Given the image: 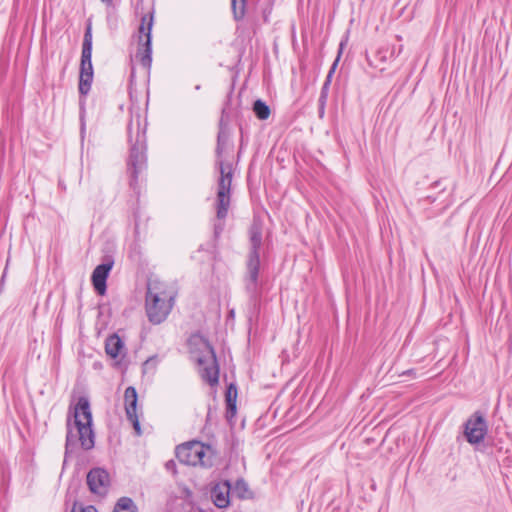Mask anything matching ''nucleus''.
Listing matches in <instances>:
<instances>
[{"label": "nucleus", "mask_w": 512, "mask_h": 512, "mask_svg": "<svg viewBox=\"0 0 512 512\" xmlns=\"http://www.w3.org/2000/svg\"><path fill=\"white\" fill-rule=\"evenodd\" d=\"M233 492L239 499H252L253 492L250 490L247 482L243 478L236 480L234 486H232Z\"/></svg>", "instance_id": "6ab92c4d"}, {"label": "nucleus", "mask_w": 512, "mask_h": 512, "mask_svg": "<svg viewBox=\"0 0 512 512\" xmlns=\"http://www.w3.org/2000/svg\"><path fill=\"white\" fill-rule=\"evenodd\" d=\"M345 45H346V41H341L340 42L337 57L334 60V62L332 63L328 73H331V74L335 73V70H336V68L338 66V63H339V60H340V57L342 55L343 48H344Z\"/></svg>", "instance_id": "bb28decb"}, {"label": "nucleus", "mask_w": 512, "mask_h": 512, "mask_svg": "<svg viewBox=\"0 0 512 512\" xmlns=\"http://www.w3.org/2000/svg\"><path fill=\"white\" fill-rule=\"evenodd\" d=\"M403 51V45H386L380 47L376 52V58L381 62H387L398 57Z\"/></svg>", "instance_id": "a211bd4d"}, {"label": "nucleus", "mask_w": 512, "mask_h": 512, "mask_svg": "<svg viewBox=\"0 0 512 512\" xmlns=\"http://www.w3.org/2000/svg\"><path fill=\"white\" fill-rule=\"evenodd\" d=\"M234 87L231 86L229 93L227 94L226 101L222 108L221 117L219 120V131L217 134L216 143V162L215 165L219 170L220 177L217 181L218 186V217L222 218L226 215L228 207L231 202V184H232V164L225 163L222 159L224 149L230 138V129L228 125V109L231 104V98Z\"/></svg>", "instance_id": "f03ea898"}, {"label": "nucleus", "mask_w": 512, "mask_h": 512, "mask_svg": "<svg viewBox=\"0 0 512 512\" xmlns=\"http://www.w3.org/2000/svg\"><path fill=\"white\" fill-rule=\"evenodd\" d=\"M113 511L117 512H138V507L134 503L133 499L127 496L120 497L115 506Z\"/></svg>", "instance_id": "4be33fe9"}, {"label": "nucleus", "mask_w": 512, "mask_h": 512, "mask_svg": "<svg viewBox=\"0 0 512 512\" xmlns=\"http://www.w3.org/2000/svg\"><path fill=\"white\" fill-rule=\"evenodd\" d=\"M327 98L328 97H326L324 95H319L318 106H326Z\"/></svg>", "instance_id": "72a5a7b5"}, {"label": "nucleus", "mask_w": 512, "mask_h": 512, "mask_svg": "<svg viewBox=\"0 0 512 512\" xmlns=\"http://www.w3.org/2000/svg\"><path fill=\"white\" fill-rule=\"evenodd\" d=\"M247 301V321L251 326L257 324L261 312L263 290H245Z\"/></svg>", "instance_id": "ddd939ff"}, {"label": "nucleus", "mask_w": 512, "mask_h": 512, "mask_svg": "<svg viewBox=\"0 0 512 512\" xmlns=\"http://www.w3.org/2000/svg\"><path fill=\"white\" fill-rule=\"evenodd\" d=\"M234 317H235V311H234V309L229 310V312H228V318H232V319H233Z\"/></svg>", "instance_id": "58836bf2"}, {"label": "nucleus", "mask_w": 512, "mask_h": 512, "mask_svg": "<svg viewBox=\"0 0 512 512\" xmlns=\"http://www.w3.org/2000/svg\"><path fill=\"white\" fill-rule=\"evenodd\" d=\"M334 74H331V73H327V76H326V79L324 81V83H327V85H330L331 84V81H332V77H333Z\"/></svg>", "instance_id": "f704fd0d"}, {"label": "nucleus", "mask_w": 512, "mask_h": 512, "mask_svg": "<svg viewBox=\"0 0 512 512\" xmlns=\"http://www.w3.org/2000/svg\"><path fill=\"white\" fill-rule=\"evenodd\" d=\"M217 451L209 444L200 442V448H197L195 455V466L200 465L204 468H211L217 459Z\"/></svg>", "instance_id": "dca6fc26"}, {"label": "nucleus", "mask_w": 512, "mask_h": 512, "mask_svg": "<svg viewBox=\"0 0 512 512\" xmlns=\"http://www.w3.org/2000/svg\"><path fill=\"white\" fill-rule=\"evenodd\" d=\"M127 419L131 421L133 428L136 432V435L140 436L142 434V430H141V426H140V422H139L137 414L132 415L131 418H127Z\"/></svg>", "instance_id": "c85d7f7f"}, {"label": "nucleus", "mask_w": 512, "mask_h": 512, "mask_svg": "<svg viewBox=\"0 0 512 512\" xmlns=\"http://www.w3.org/2000/svg\"><path fill=\"white\" fill-rule=\"evenodd\" d=\"M427 198L430 199L431 202H435V200H436L435 198H431L430 196H428Z\"/></svg>", "instance_id": "a19ab883"}, {"label": "nucleus", "mask_w": 512, "mask_h": 512, "mask_svg": "<svg viewBox=\"0 0 512 512\" xmlns=\"http://www.w3.org/2000/svg\"><path fill=\"white\" fill-rule=\"evenodd\" d=\"M114 263V256L110 253H105L102 257V262L95 267L91 274V283L94 291L99 296H104L107 292V279Z\"/></svg>", "instance_id": "1a4fd4ad"}, {"label": "nucleus", "mask_w": 512, "mask_h": 512, "mask_svg": "<svg viewBox=\"0 0 512 512\" xmlns=\"http://www.w3.org/2000/svg\"><path fill=\"white\" fill-rule=\"evenodd\" d=\"M80 132H81V136L83 137L84 136V133H85V129H86V125H85V100H82L80 99Z\"/></svg>", "instance_id": "cd10ccee"}, {"label": "nucleus", "mask_w": 512, "mask_h": 512, "mask_svg": "<svg viewBox=\"0 0 512 512\" xmlns=\"http://www.w3.org/2000/svg\"><path fill=\"white\" fill-rule=\"evenodd\" d=\"M195 89H196V90H199V89H200V85H197V86L195 87Z\"/></svg>", "instance_id": "37998d69"}, {"label": "nucleus", "mask_w": 512, "mask_h": 512, "mask_svg": "<svg viewBox=\"0 0 512 512\" xmlns=\"http://www.w3.org/2000/svg\"><path fill=\"white\" fill-rule=\"evenodd\" d=\"M263 14H264V15H263V17H264V21H265V22H268V13H266V11H264V13H263Z\"/></svg>", "instance_id": "ea45409f"}, {"label": "nucleus", "mask_w": 512, "mask_h": 512, "mask_svg": "<svg viewBox=\"0 0 512 512\" xmlns=\"http://www.w3.org/2000/svg\"><path fill=\"white\" fill-rule=\"evenodd\" d=\"M71 512H76V511L74 509H72ZM79 512H98V511L94 506L89 505L86 507H81Z\"/></svg>", "instance_id": "2f4dec72"}, {"label": "nucleus", "mask_w": 512, "mask_h": 512, "mask_svg": "<svg viewBox=\"0 0 512 512\" xmlns=\"http://www.w3.org/2000/svg\"><path fill=\"white\" fill-rule=\"evenodd\" d=\"M165 469L172 473L173 476H176L177 475V469H176V462L174 460H168L166 463H165Z\"/></svg>", "instance_id": "c756f323"}, {"label": "nucleus", "mask_w": 512, "mask_h": 512, "mask_svg": "<svg viewBox=\"0 0 512 512\" xmlns=\"http://www.w3.org/2000/svg\"><path fill=\"white\" fill-rule=\"evenodd\" d=\"M203 351L202 355L197 358V363L199 365H205L211 360V366H205L201 371V378L205 382H207L211 387H215L219 383V374H220V366L218 363L217 355L214 347L211 343L204 339L203 342Z\"/></svg>", "instance_id": "6e6552de"}, {"label": "nucleus", "mask_w": 512, "mask_h": 512, "mask_svg": "<svg viewBox=\"0 0 512 512\" xmlns=\"http://www.w3.org/2000/svg\"><path fill=\"white\" fill-rule=\"evenodd\" d=\"M124 402L127 418H131L132 415L137 414L136 408L138 402V393L135 387L129 386L126 388L124 393Z\"/></svg>", "instance_id": "f3484780"}, {"label": "nucleus", "mask_w": 512, "mask_h": 512, "mask_svg": "<svg viewBox=\"0 0 512 512\" xmlns=\"http://www.w3.org/2000/svg\"><path fill=\"white\" fill-rule=\"evenodd\" d=\"M93 78L94 69L92 64V54L81 52L78 83V91L81 98H85L89 94Z\"/></svg>", "instance_id": "9d476101"}, {"label": "nucleus", "mask_w": 512, "mask_h": 512, "mask_svg": "<svg viewBox=\"0 0 512 512\" xmlns=\"http://www.w3.org/2000/svg\"><path fill=\"white\" fill-rule=\"evenodd\" d=\"M174 305V297L167 296L157 283H147L145 295V311L150 323L159 325L170 314Z\"/></svg>", "instance_id": "39448f33"}, {"label": "nucleus", "mask_w": 512, "mask_h": 512, "mask_svg": "<svg viewBox=\"0 0 512 512\" xmlns=\"http://www.w3.org/2000/svg\"><path fill=\"white\" fill-rule=\"evenodd\" d=\"M197 448H200V441L193 440L182 443L175 448V456L182 464L195 466V455Z\"/></svg>", "instance_id": "2eb2a0df"}, {"label": "nucleus", "mask_w": 512, "mask_h": 512, "mask_svg": "<svg viewBox=\"0 0 512 512\" xmlns=\"http://www.w3.org/2000/svg\"><path fill=\"white\" fill-rule=\"evenodd\" d=\"M92 49H93L92 23H91V20L89 19L87 21L86 27H85L81 52H86V53L92 54Z\"/></svg>", "instance_id": "b1692460"}, {"label": "nucleus", "mask_w": 512, "mask_h": 512, "mask_svg": "<svg viewBox=\"0 0 512 512\" xmlns=\"http://www.w3.org/2000/svg\"><path fill=\"white\" fill-rule=\"evenodd\" d=\"M263 222L260 217H253L249 227L250 247L245 261L243 283L245 290H263L260 280V249L262 246Z\"/></svg>", "instance_id": "20e7f679"}, {"label": "nucleus", "mask_w": 512, "mask_h": 512, "mask_svg": "<svg viewBox=\"0 0 512 512\" xmlns=\"http://www.w3.org/2000/svg\"><path fill=\"white\" fill-rule=\"evenodd\" d=\"M329 87H330V85H327V83H323L321 91H320V95H324V96L328 97Z\"/></svg>", "instance_id": "473e14b6"}, {"label": "nucleus", "mask_w": 512, "mask_h": 512, "mask_svg": "<svg viewBox=\"0 0 512 512\" xmlns=\"http://www.w3.org/2000/svg\"><path fill=\"white\" fill-rule=\"evenodd\" d=\"M186 494H187L188 496H190V495H191V491H190L189 489H187V490H186Z\"/></svg>", "instance_id": "79ce46f5"}, {"label": "nucleus", "mask_w": 512, "mask_h": 512, "mask_svg": "<svg viewBox=\"0 0 512 512\" xmlns=\"http://www.w3.org/2000/svg\"><path fill=\"white\" fill-rule=\"evenodd\" d=\"M228 210H229V208L227 209L226 215L224 217H222V218L218 217V193H217L216 194V221L213 224V240L215 243L218 242V240L221 237V234L223 233V231L225 229L224 220L226 219V217L228 215ZM214 246H216V244H214Z\"/></svg>", "instance_id": "412c9836"}, {"label": "nucleus", "mask_w": 512, "mask_h": 512, "mask_svg": "<svg viewBox=\"0 0 512 512\" xmlns=\"http://www.w3.org/2000/svg\"><path fill=\"white\" fill-rule=\"evenodd\" d=\"M487 433L488 422L485 414L480 410L473 412L463 424V435L470 445L481 444Z\"/></svg>", "instance_id": "0eeeda50"}, {"label": "nucleus", "mask_w": 512, "mask_h": 512, "mask_svg": "<svg viewBox=\"0 0 512 512\" xmlns=\"http://www.w3.org/2000/svg\"><path fill=\"white\" fill-rule=\"evenodd\" d=\"M252 111L259 120H267L271 114L269 105L262 99L253 102Z\"/></svg>", "instance_id": "aec40b11"}, {"label": "nucleus", "mask_w": 512, "mask_h": 512, "mask_svg": "<svg viewBox=\"0 0 512 512\" xmlns=\"http://www.w3.org/2000/svg\"><path fill=\"white\" fill-rule=\"evenodd\" d=\"M105 352L111 359L115 360L114 366L116 368L126 366L123 361L127 354L125 343L117 333H113L106 338Z\"/></svg>", "instance_id": "f8f14e48"}, {"label": "nucleus", "mask_w": 512, "mask_h": 512, "mask_svg": "<svg viewBox=\"0 0 512 512\" xmlns=\"http://www.w3.org/2000/svg\"><path fill=\"white\" fill-rule=\"evenodd\" d=\"M324 111H325V106H318V112H319L320 117H322L324 115Z\"/></svg>", "instance_id": "4c0bfd02"}, {"label": "nucleus", "mask_w": 512, "mask_h": 512, "mask_svg": "<svg viewBox=\"0 0 512 512\" xmlns=\"http://www.w3.org/2000/svg\"><path fill=\"white\" fill-rule=\"evenodd\" d=\"M154 24V12L144 15L138 28L139 41L136 58L144 68H150L152 63V28Z\"/></svg>", "instance_id": "423d86ee"}, {"label": "nucleus", "mask_w": 512, "mask_h": 512, "mask_svg": "<svg viewBox=\"0 0 512 512\" xmlns=\"http://www.w3.org/2000/svg\"><path fill=\"white\" fill-rule=\"evenodd\" d=\"M247 0H231V10L235 21H241L246 14Z\"/></svg>", "instance_id": "5701e85b"}, {"label": "nucleus", "mask_w": 512, "mask_h": 512, "mask_svg": "<svg viewBox=\"0 0 512 512\" xmlns=\"http://www.w3.org/2000/svg\"><path fill=\"white\" fill-rule=\"evenodd\" d=\"M225 404H226L225 418L229 423H231L237 413V404L234 401H225Z\"/></svg>", "instance_id": "393cba45"}, {"label": "nucleus", "mask_w": 512, "mask_h": 512, "mask_svg": "<svg viewBox=\"0 0 512 512\" xmlns=\"http://www.w3.org/2000/svg\"><path fill=\"white\" fill-rule=\"evenodd\" d=\"M238 390L237 385L234 382H231L227 385L225 390V401H234L237 402Z\"/></svg>", "instance_id": "a878e982"}, {"label": "nucleus", "mask_w": 512, "mask_h": 512, "mask_svg": "<svg viewBox=\"0 0 512 512\" xmlns=\"http://www.w3.org/2000/svg\"><path fill=\"white\" fill-rule=\"evenodd\" d=\"M440 186H441V180H437V181L433 182L431 185L432 188H440Z\"/></svg>", "instance_id": "e433bc0d"}, {"label": "nucleus", "mask_w": 512, "mask_h": 512, "mask_svg": "<svg viewBox=\"0 0 512 512\" xmlns=\"http://www.w3.org/2000/svg\"><path fill=\"white\" fill-rule=\"evenodd\" d=\"M103 4H105L107 7L113 6V0H100Z\"/></svg>", "instance_id": "c9c22d12"}, {"label": "nucleus", "mask_w": 512, "mask_h": 512, "mask_svg": "<svg viewBox=\"0 0 512 512\" xmlns=\"http://www.w3.org/2000/svg\"><path fill=\"white\" fill-rule=\"evenodd\" d=\"M78 442L85 451L95 446L93 416L89 399L85 396L79 397L75 406H70L67 413L64 463L77 448Z\"/></svg>", "instance_id": "f257e3e1"}, {"label": "nucleus", "mask_w": 512, "mask_h": 512, "mask_svg": "<svg viewBox=\"0 0 512 512\" xmlns=\"http://www.w3.org/2000/svg\"><path fill=\"white\" fill-rule=\"evenodd\" d=\"M4 277H5V273H4V274H2V279H1V281H3V280H4Z\"/></svg>", "instance_id": "c03bdc74"}, {"label": "nucleus", "mask_w": 512, "mask_h": 512, "mask_svg": "<svg viewBox=\"0 0 512 512\" xmlns=\"http://www.w3.org/2000/svg\"><path fill=\"white\" fill-rule=\"evenodd\" d=\"M86 482L91 493L105 495L110 484L109 474L103 468H92L87 474Z\"/></svg>", "instance_id": "9b49d317"}, {"label": "nucleus", "mask_w": 512, "mask_h": 512, "mask_svg": "<svg viewBox=\"0 0 512 512\" xmlns=\"http://www.w3.org/2000/svg\"><path fill=\"white\" fill-rule=\"evenodd\" d=\"M232 483L230 480H223L215 484L211 489V499L218 508H227L230 505V491Z\"/></svg>", "instance_id": "4468645a"}, {"label": "nucleus", "mask_w": 512, "mask_h": 512, "mask_svg": "<svg viewBox=\"0 0 512 512\" xmlns=\"http://www.w3.org/2000/svg\"><path fill=\"white\" fill-rule=\"evenodd\" d=\"M157 362V356L154 355V356H151L149 357L144 363H143V369L145 370L147 367H149L150 365H155Z\"/></svg>", "instance_id": "7c9ffc66"}, {"label": "nucleus", "mask_w": 512, "mask_h": 512, "mask_svg": "<svg viewBox=\"0 0 512 512\" xmlns=\"http://www.w3.org/2000/svg\"><path fill=\"white\" fill-rule=\"evenodd\" d=\"M147 122L142 124L141 115L131 117L127 125L128 142L130 144L129 156L127 159V173L129 175V186L136 191L138 188L139 176L147 169Z\"/></svg>", "instance_id": "7ed1b4c3"}]
</instances>
